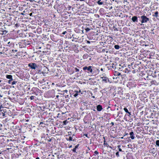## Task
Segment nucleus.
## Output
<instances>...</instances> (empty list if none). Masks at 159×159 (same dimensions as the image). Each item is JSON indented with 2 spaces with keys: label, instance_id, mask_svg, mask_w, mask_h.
I'll return each mask as SVG.
<instances>
[{
  "label": "nucleus",
  "instance_id": "obj_60",
  "mask_svg": "<svg viewBox=\"0 0 159 159\" xmlns=\"http://www.w3.org/2000/svg\"><path fill=\"white\" fill-rule=\"evenodd\" d=\"M70 135V134H68V135Z\"/></svg>",
  "mask_w": 159,
  "mask_h": 159
},
{
  "label": "nucleus",
  "instance_id": "obj_30",
  "mask_svg": "<svg viewBox=\"0 0 159 159\" xmlns=\"http://www.w3.org/2000/svg\"><path fill=\"white\" fill-rule=\"evenodd\" d=\"M76 149H75V148H74L72 150V151L74 152H76Z\"/></svg>",
  "mask_w": 159,
  "mask_h": 159
},
{
  "label": "nucleus",
  "instance_id": "obj_54",
  "mask_svg": "<svg viewBox=\"0 0 159 159\" xmlns=\"http://www.w3.org/2000/svg\"><path fill=\"white\" fill-rule=\"evenodd\" d=\"M101 70H103V69H102V68H101Z\"/></svg>",
  "mask_w": 159,
  "mask_h": 159
},
{
  "label": "nucleus",
  "instance_id": "obj_62",
  "mask_svg": "<svg viewBox=\"0 0 159 159\" xmlns=\"http://www.w3.org/2000/svg\"><path fill=\"white\" fill-rule=\"evenodd\" d=\"M17 24H16V25H17Z\"/></svg>",
  "mask_w": 159,
  "mask_h": 159
},
{
  "label": "nucleus",
  "instance_id": "obj_42",
  "mask_svg": "<svg viewBox=\"0 0 159 159\" xmlns=\"http://www.w3.org/2000/svg\"><path fill=\"white\" fill-rule=\"evenodd\" d=\"M72 145H70V146H69V148H72Z\"/></svg>",
  "mask_w": 159,
  "mask_h": 159
},
{
  "label": "nucleus",
  "instance_id": "obj_41",
  "mask_svg": "<svg viewBox=\"0 0 159 159\" xmlns=\"http://www.w3.org/2000/svg\"><path fill=\"white\" fill-rule=\"evenodd\" d=\"M43 124V122H40V123H39V125H41L42 124Z\"/></svg>",
  "mask_w": 159,
  "mask_h": 159
},
{
  "label": "nucleus",
  "instance_id": "obj_20",
  "mask_svg": "<svg viewBox=\"0 0 159 159\" xmlns=\"http://www.w3.org/2000/svg\"><path fill=\"white\" fill-rule=\"evenodd\" d=\"M156 83H157V82L155 80L152 81H151V83L152 84H154L155 85Z\"/></svg>",
  "mask_w": 159,
  "mask_h": 159
},
{
  "label": "nucleus",
  "instance_id": "obj_39",
  "mask_svg": "<svg viewBox=\"0 0 159 159\" xmlns=\"http://www.w3.org/2000/svg\"><path fill=\"white\" fill-rule=\"evenodd\" d=\"M111 124L112 125H114V124L113 122H111Z\"/></svg>",
  "mask_w": 159,
  "mask_h": 159
},
{
  "label": "nucleus",
  "instance_id": "obj_45",
  "mask_svg": "<svg viewBox=\"0 0 159 159\" xmlns=\"http://www.w3.org/2000/svg\"><path fill=\"white\" fill-rule=\"evenodd\" d=\"M32 13H30V16H31L32 15Z\"/></svg>",
  "mask_w": 159,
  "mask_h": 159
},
{
  "label": "nucleus",
  "instance_id": "obj_3",
  "mask_svg": "<svg viewBox=\"0 0 159 159\" xmlns=\"http://www.w3.org/2000/svg\"><path fill=\"white\" fill-rule=\"evenodd\" d=\"M28 66L32 69L35 70L37 67V66L36 64L34 63H30L28 64Z\"/></svg>",
  "mask_w": 159,
  "mask_h": 159
},
{
  "label": "nucleus",
  "instance_id": "obj_24",
  "mask_svg": "<svg viewBox=\"0 0 159 159\" xmlns=\"http://www.w3.org/2000/svg\"><path fill=\"white\" fill-rule=\"evenodd\" d=\"M16 83V81H14L11 83V84L12 85H14Z\"/></svg>",
  "mask_w": 159,
  "mask_h": 159
},
{
  "label": "nucleus",
  "instance_id": "obj_7",
  "mask_svg": "<svg viewBox=\"0 0 159 159\" xmlns=\"http://www.w3.org/2000/svg\"><path fill=\"white\" fill-rule=\"evenodd\" d=\"M131 19L133 22H137L138 21L137 17L136 16H133Z\"/></svg>",
  "mask_w": 159,
  "mask_h": 159
},
{
  "label": "nucleus",
  "instance_id": "obj_40",
  "mask_svg": "<svg viewBox=\"0 0 159 159\" xmlns=\"http://www.w3.org/2000/svg\"><path fill=\"white\" fill-rule=\"evenodd\" d=\"M129 114V116H130L131 114V113L130 112H129L128 113Z\"/></svg>",
  "mask_w": 159,
  "mask_h": 159
},
{
  "label": "nucleus",
  "instance_id": "obj_16",
  "mask_svg": "<svg viewBox=\"0 0 159 159\" xmlns=\"http://www.w3.org/2000/svg\"><path fill=\"white\" fill-rule=\"evenodd\" d=\"M156 144L157 146L159 147V140H157L156 141Z\"/></svg>",
  "mask_w": 159,
  "mask_h": 159
},
{
  "label": "nucleus",
  "instance_id": "obj_19",
  "mask_svg": "<svg viewBox=\"0 0 159 159\" xmlns=\"http://www.w3.org/2000/svg\"><path fill=\"white\" fill-rule=\"evenodd\" d=\"M7 44H8V45H9V46H10V45H11V46L12 45H13L14 44L11 42H8V43H7Z\"/></svg>",
  "mask_w": 159,
  "mask_h": 159
},
{
  "label": "nucleus",
  "instance_id": "obj_28",
  "mask_svg": "<svg viewBox=\"0 0 159 159\" xmlns=\"http://www.w3.org/2000/svg\"><path fill=\"white\" fill-rule=\"evenodd\" d=\"M13 80V79H10V80L8 81V83L9 84H11V81H12Z\"/></svg>",
  "mask_w": 159,
  "mask_h": 159
},
{
  "label": "nucleus",
  "instance_id": "obj_10",
  "mask_svg": "<svg viewBox=\"0 0 159 159\" xmlns=\"http://www.w3.org/2000/svg\"><path fill=\"white\" fill-rule=\"evenodd\" d=\"M88 57H89V55L87 54H84L83 56V58L84 59H87L88 58Z\"/></svg>",
  "mask_w": 159,
  "mask_h": 159
},
{
  "label": "nucleus",
  "instance_id": "obj_34",
  "mask_svg": "<svg viewBox=\"0 0 159 159\" xmlns=\"http://www.w3.org/2000/svg\"><path fill=\"white\" fill-rule=\"evenodd\" d=\"M66 33H67L66 31H64V32H63L62 34H65Z\"/></svg>",
  "mask_w": 159,
  "mask_h": 159
},
{
  "label": "nucleus",
  "instance_id": "obj_33",
  "mask_svg": "<svg viewBox=\"0 0 159 159\" xmlns=\"http://www.w3.org/2000/svg\"><path fill=\"white\" fill-rule=\"evenodd\" d=\"M94 153L96 155H97L98 154V152L97 151H95L94 152Z\"/></svg>",
  "mask_w": 159,
  "mask_h": 159
},
{
  "label": "nucleus",
  "instance_id": "obj_13",
  "mask_svg": "<svg viewBox=\"0 0 159 159\" xmlns=\"http://www.w3.org/2000/svg\"><path fill=\"white\" fill-rule=\"evenodd\" d=\"M74 93H75V94L74 95V96L75 97H77L79 94V92H78V91H75L74 92Z\"/></svg>",
  "mask_w": 159,
  "mask_h": 159
},
{
  "label": "nucleus",
  "instance_id": "obj_58",
  "mask_svg": "<svg viewBox=\"0 0 159 159\" xmlns=\"http://www.w3.org/2000/svg\"><path fill=\"white\" fill-rule=\"evenodd\" d=\"M74 135H74V134H73V135H72V137H73V136H74Z\"/></svg>",
  "mask_w": 159,
  "mask_h": 159
},
{
  "label": "nucleus",
  "instance_id": "obj_8",
  "mask_svg": "<svg viewBox=\"0 0 159 159\" xmlns=\"http://www.w3.org/2000/svg\"><path fill=\"white\" fill-rule=\"evenodd\" d=\"M129 134L130 135V137L131 139H134L135 137L134 136V133L133 132H131L129 133Z\"/></svg>",
  "mask_w": 159,
  "mask_h": 159
},
{
  "label": "nucleus",
  "instance_id": "obj_46",
  "mask_svg": "<svg viewBox=\"0 0 159 159\" xmlns=\"http://www.w3.org/2000/svg\"><path fill=\"white\" fill-rule=\"evenodd\" d=\"M110 148H112V147L111 146H109V147Z\"/></svg>",
  "mask_w": 159,
  "mask_h": 159
},
{
  "label": "nucleus",
  "instance_id": "obj_25",
  "mask_svg": "<svg viewBox=\"0 0 159 159\" xmlns=\"http://www.w3.org/2000/svg\"><path fill=\"white\" fill-rule=\"evenodd\" d=\"M90 29L88 28H86L85 29V30L87 31V32H88L90 30Z\"/></svg>",
  "mask_w": 159,
  "mask_h": 159
},
{
  "label": "nucleus",
  "instance_id": "obj_59",
  "mask_svg": "<svg viewBox=\"0 0 159 159\" xmlns=\"http://www.w3.org/2000/svg\"><path fill=\"white\" fill-rule=\"evenodd\" d=\"M28 121V120H26L27 121Z\"/></svg>",
  "mask_w": 159,
  "mask_h": 159
},
{
  "label": "nucleus",
  "instance_id": "obj_52",
  "mask_svg": "<svg viewBox=\"0 0 159 159\" xmlns=\"http://www.w3.org/2000/svg\"><path fill=\"white\" fill-rule=\"evenodd\" d=\"M92 98H95V96H92Z\"/></svg>",
  "mask_w": 159,
  "mask_h": 159
},
{
  "label": "nucleus",
  "instance_id": "obj_26",
  "mask_svg": "<svg viewBox=\"0 0 159 159\" xmlns=\"http://www.w3.org/2000/svg\"><path fill=\"white\" fill-rule=\"evenodd\" d=\"M30 99L31 100H32L34 98V96H31L30 97Z\"/></svg>",
  "mask_w": 159,
  "mask_h": 159
},
{
  "label": "nucleus",
  "instance_id": "obj_11",
  "mask_svg": "<svg viewBox=\"0 0 159 159\" xmlns=\"http://www.w3.org/2000/svg\"><path fill=\"white\" fill-rule=\"evenodd\" d=\"M66 140L67 141H74V139H72V137L71 136H70L69 138H66Z\"/></svg>",
  "mask_w": 159,
  "mask_h": 159
},
{
  "label": "nucleus",
  "instance_id": "obj_9",
  "mask_svg": "<svg viewBox=\"0 0 159 159\" xmlns=\"http://www.w3.org/2000/svg\"><path fill=\"white\" fill-rule=\"evenodd\" d=\"M156 150L154 148H153L150 150V152L154 154L155 153Z\"/></svg>",
  "mask_w": 159,
  "mask_h": 159
},
{
  "label": "nucleus",
  "instance_id": "obj_51",
  "mask_svg": "<svg viewBox=\"0 0 159 159\" xmlns=\"http://www.w3.org/2000/svg\"><path fill=\"white\" fill-rule=\"evenodd\" d=\"M0 97H2V96L1 95V94H0Z\"/></svg>",
  "mask_w": 159,
  "mask_h": 159
},
{
  "label": "nucleus",
  "instance_id": "obj_38",
  "mask_svg": "<svg viewBox=\"0 0 159 159\" xmlns=\"http://www.w3.org/2000/svg\"><path fill=\"white\" fill-rule=\"evenodd\" d=\"M121 147V146L120 145H118L117 146V148H118V149L119 148H120V147Z\"/></svg>",
  "mask_w": 159,
  "mask_h": 159
},
{
  "label": "nucleus",
  "instance_id": "obj_47",
  "mask_svg": "<svg viewBox=\"0 0 159 159\" xmlns=\"http://www.w3.org/2000/svg\"><path fill=\"white\" fill-rule=\"evenodd\" d=\"M59 97V96L58 95L56 96V97L57 98H58Z\"/></svg>",
  "mask_w": 159,
  "mask_h": 159
},
{
  "label": "nucleus",
  "instance_id": "obj_27",
  "mask_svg": "<svg viewBox=\"0 0 159 159\" xmlns=\"http://www.w3.org/2000/svg\"><path fill=\"white\" fill-rule=\"evenodd\" d=\"M63 125H66V123L67 122V120H65L63 121Z\"/></svg>",
  "mask_w": 159,
  "mask_h": 159
},
{
  "label": "nucleus",
  "instance_id": "obj_36",
  "mask_svg": "<svg viewBox=\"0 0 159 159\" xmlns=\"http://www.w3.org/2000/svg\"><path fill=\"white\" fill-rule=\"evenodd\" d=\"M42 136H43L42 137H42L45 138V134H43Z\"/></svg>",
  "mask_w": 159,
  "mask_h": 159
},
{
  "label": "nucleus",
  "instance_id": "obj_50",
  "mask_svg": "<svg viewBox=\"0 0 159 159\" xmlns=\"http://www.w3.org/2000/svg\"><path fill=\"white\" fill-rule=\"evenodd\" d=\"M78 92H79V93H80L81 92V90H79V91H78Z\"/></svg>",
  "mask_w": 159,
  "mask_h": 159
},
{
  "label": "nucleus",
  "instance_id": "obj_32",
  "mask_svg": "<svg viewBox=\"0 0 159 159\" xmlns=\"http://www.w3.org/2000/svg\"><path fill=\"white\" fill-rule=\"evenodd\" d=\"M79 144H78L77 145H76V146H75V149L77 148H78V146H79Z\"/></svg>",
  "mask_w": 159,
  "mask_h": 159
},
{
  "label": "nucleus",
  "instance_id": "obj_5",
  "mask_svg": "<svg viewBox=\"0 0 159 159\" xmlns=\"http://www.w3.org/2000/svg\"><path fill=\"white\" fill-rule=\"evenodd\" d=\"M105 2V0H99L97 2V3L100 5H102Z\"/></svg>",
  "mask_w": 159,
  "mask_h": 159
},
{
  "label": "nucleus",
  "instance_id": "obj_63",
  "mask_svg": "<svg viewBox=\"0 0 159 159\" xmlns=\"http://www.w3.org/2000/svg\"><path fill=\"white\" fill-rule=\"evenodd\" d=\"M112 67L113 68V66H112Z\"/></svg>",
  "mask_w": 159,
  "mask_h": 159
},
{
  "label": "nucleus",
  "instance_id": "obj_48",
  "mask_svg": "<svg viewBox=\"0 0 159 159\" xmlns=\"http://www.w3.org/2000/svg\"><path fill=\"white\" fill-rule=\"evenodd\" d=\"M35 159H39V157H37Z\"/></svg>",
  "mask_w": 159,
  "mask_h": 159
},
{
  "label": "nucleus",
  "instance_id": "obj_57",
  "mask_svg": "<svg viewBox=\"0 0 159 159\" xmlns=\"http://www.w3.org/2000/svg\"><path fill=\"white\" fill-rule=\"evenodd\" d=\"M85 135L86 136H87V134H85Z\"/></svg>",
  "mask_w": 159,
  "mask_h": 159
},
{
  "label": "nucleus",
  "instance_id": "obj_22",
  "mask_svg": "<svg viewBox=\"0 0 159 159\" xmlns=\"http://www.w3.org/2000/svg\"><path fill=\"white\" fill-rule=\"evenodd\" d=\"M0 114L1 115H2V116H5V113H3L2 112H1V113H0Z\"/></svg>",
  "mask_w": 159,
  "mask_h": 159
},
{
  "label": "nucleus",
  "instance_id": "obj_15",
  "mask_svg": "<svg viewBox=\"0 0 159 159\" xmlns=\"http://www.w3.org/2000/svg\"><path fill=\"white\" fill-rule=\"evenodd\" d=\"M103 145H106V147H108L109 146V145L107 143V142L105 140L103 142Z\"/></svg>",
  "mask_w": 159,
  "mask_h": 159
},
{
  "label": "nucleus",
  "instance_id": "obj_53",
  "mask_svg": "<svg viewBox=\"0 0 159 159\" xmlns=\"http://www.w3.org/2000/svg\"><path fill=\"white\" fill-rule=\"evenodd\" d=\"M69 8H71V6H69Z\"/></svg>",
  "mask_w": 159,
  "mask_h": 159
},
{
  "label": "nucleus",
  "instance_id": "obj_37",
  "mask_svg": "<svg viewBox=\"0 0 159 159\" xmlns=\"http://www.w3.org/2000/svg\"><path fill=\"white\" fill-rule=\"evenodd\" d=\"M119 151L120 152H122V149L120 148H119L118 149Z\"/></svg>",
  "mask_w": 159,
  "mask_h": 159
},
{
  "label": "nucleus",
  "instance_id": "obj_44",
  "mask_svg": "<svg viewBox=\"0 0 159 159\" xmlns=\"http://www.w3.org/2000/svg\"><path fill=\"white\" fill-rule=\"evenodd\" d=\"M103 9V8H100V11H102V10Z\"/></svg>",
  "mask_w": 159,
  "mask_h": 159
},
{
  "label": "nucleus",
  "instance_id": "obj_55",
  "mask_svg": "<svg viewBox=\"0 0 159 159\" xmlns=\"http://www.w3.org/2000/svg\"><path fill=\"white\" fill-rule=\"evenodd\" d=\"M115 30H117V29H115Z\"/></svg>",
  "mask_w": 159,
  "mask_h": 159
},
{
  "label": "nucleus",
  "instance_id": "obj_2",
  "mask_svg": "<svg viewBox=\"0 0 159 159\" xmlns=\"http://www.w3.org/2000/svg\"><path fill=\"white\" fill-rule=\"evenodd\" d=\"M142 23H146L149 20V19L144 15L142 16L141 17Z\"/></svg>",
  "mask_w": 159,
  "mask_h": 159
},
{
  "label": "nucleus",
  "instance_id": "obj_35",
  "mask_svg": "<svg viewBox=\"0 0 159 159\" xmlns=\"http://www.w3.org/2000/svg\"><path fill=\"white\" fill-rule=\"evenodd\" d=\"M63 92H65V93H67L68 92V90H64L63 91Z\"/></svg>",
  "mask_w": 159,
  "mask_h": 159
},
{
  "label": "nucleus",
  "instance_id": "obj_18",
  "mask_svg": "<svg viewBox=\"0 0 159 159\" xmlns=\"http://www.w3.org/2000/svg\"><path fill=\"white\" fill-rule=\"evenodd\" d=\"M158 11H156L154 15H153V16L156 17L158 16Z\"/></svg>",
  "mask_w": 159,
  "mask_h": 159
},
{
  "label": "nucleus",
  "instance_id": "obj_14",
  "mask_svg": "<svg viewBox=\"0 0 159 159\" xmlns=\"http://www.w3.org/2000/svg\"><path fill=\"white\" fill-rule=\"evenodd\" d=\"M114 48L115 49L118 50L120 48V47L119 45H116L114 46Z\"/></svg>",
  "mask_w": 159,
  "mask_h": 159
},
{
  "label": "nucleus",
  "instance_id": "obj_4",
  "mask_svg": "<svg viewBox=\"0 0 159 159\" xmlns=\"http://www.w3.org/2000/svg\"><path fill=\"white\" fill-rule=\"evenodd\" d=\"M102 81H104L106 83H107V82H109L110 83H111V81L109 80V78L106 76H103L102 77Z\"/></svg>",
  "mask_w": 159,
  "mask_h": 159
},
{
  "label": "nucleus",
  "instance_id": "obj_21",
  "mask_svg": "<svg viewBox=\"0 0 159 159\" xmlns=\"http://www.w3.org/2000/svg\"><path fill=\"white\" fill-rule=\"evenodd\" d=\"M124 110L126 113H128L129 112L127 109L126 108H124Z\"/></svg>",
  "mask_w": 159,
  "mask_h": 159
},
{
  "label": "nucleus",
  "instance_id": "obj_43",
  "mask_svg": "<svg viewBox=\"0 0 159 159\" xmlns=\"http://www.w3.org/2000/svg\"><path fill=\"white\" fill-rule=\"evenodd\" d=\"M87 43H90V42L89 41H88L87 42Z\"/></svg>",
  "mask_w": 159,
  "mask_h": 159
},
{
  "label": "nucleus",
  "instance_id": "obj_29",
  "mask_svg": "<svg viewBox=\"0 0 159 159\" xmlns=\"http://www.w3.org/2000/svg\"><path fill=\"white\" fill-rule=\"evenodd\" d=\"M75 71L76 72H78L79 71V70L77 68H75Z\"/></svg>",
  "mask_w": 159,
  "mask_h": 159
},
{
  "label": "nucleus",
  "instance_id": "obj_12",
  "mask_svg": "<svg viewBox=\"0 0 159 159\" xmlns=\"http://www.w3.org/2000/svg\"><path fill=\"white\" fill-rule=\"evenodd\" d=\"M6 77L7 79H12V76L11 75H6Z\"/></svg>",
  "mask_w": 159,
  "mask_h": 159
},
{
  "label": "nucleus",
  "instance_id": "obj_49",
  "mask_svg": "<svg viewBox=\"0 0 159 159\" xmlns=\"http://www.w3.org/2000/svg\"><path fill=\"white\" fill-rule=\"evenodd\" d=\"M68 95H67V96L66 97V98H68Z\"/></svg>",
  "mask_w": 159,
  "mask_h": 159
},
{
  "label": "nucleus",
  "instance_id": "obj_61",
  "mask_svg": "<svg viewBox=\"0 0 159 159\" xmlns=\"http://www.w3.org/2000/svg\"><path fill=\"white\" fill-rule=\"evenodd\" d=\"M17 24H16V25H17Z\"/></svg>",
  "mask_w": 159,
  "mask_h": 159
},
{
  "label": "nucleus",
  "instance_id": "obj_17",
  "mask_svg": "<svg viewBox=\"0 0 159 159\" xmlns=\"http://www.w3.org/2000/svg\"><path fill=\"white\" fill-rule=\"evenodd\" d=\"M121 74L119 72H116L115 74V75L116 76H119Z\"/></svg>",
  "mask_w": 159,
  "mask_h": 159
},
{
  "label": "nucleus",
  "instance_id": "obj_6",
  "mask_svg": "<svg viewBox=\"0 0 159 159\" xmlns=\"http://www.w3.org/2000/svg\"><path fill=\"white\" fill-rule=\"evenodd\" d=\"M103 109L102 106L100 105L97 106V109L98 111H100Z\"/></svg>",
  "mask_w": 159,
  "mask_h": 159
},
{
  "label": "nucleus",
  "instance_id": "obj_31",
  "mask_svg": "<svg viewBox=\"0 0 159 159\" xmlns=\"http://www.w3.org/2000/svg\"><path fill=\"white\" fill-rule=\"evenodd\" d=\"M12 51L13 52H17V50H12Z\"/></svg>",
  "mask_w": 159,
  "mask_h": 159
},
{
  "label": "nucleus",
  "instance_id": "obj_1",
  "mask_svg": "<svg viewBox=\"0 0 159 159\" xmlns=\"http://www.w3.org/2000/svg\"><path fill=\"white\" fill-rule=\"evenodd\" d=\"M83 69L84 70L89 73H91L93 71V70L91 66H89L88 67L85 66L83 67Z\"/></svg>",
  "mask_w": 159,
  "mask_h": 159
},
{
  "label": "nucleus",
  "instance_id": "obj_56",
  "mask_svg": "<svg viewBox=\"0 0 159 159\" xmlns=\"http://www.w3.org/2000/svg\"><path fill=\"white\" fill-rule=\"evenodd\" d=\"M52 85H54V83H52Z\"/></svg>",
  "mask_w": 159,
  "mask_h": 159
},
{
  "label": "nucleus",
  "instance_id": "obj_23",
  "mask_svg": "<svg viewBox=\"0 0 159 159\" xmlns=\"http://www.w3.org/2000/svg\"><path fill=\"white\" fill-rule=\"evenodd\" d=\"M116 155L117 157H119L120 156V155L118 152H117L116 153Z\"/></svg>",
  "mask_w": 159,
  "mask_h": 159
}]
</instances>
